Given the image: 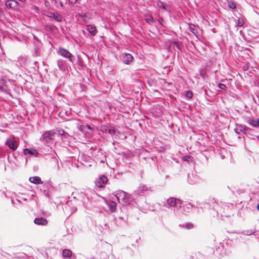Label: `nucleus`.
<instances>
[{
    "instance_id": "nucleus-1",
    "label": "nucleus",
    "mask_w": 259,
    "mask_h": 259,
    "mask_svg": "<svg viewBox=\"0 0 259 259\" xmlns=\"http://www.w3.org/2000/svg\"><path fill=\"white\" fill-rule=\"evenodd\" d=\"M15 82L14 80L7 79L2 77L0 79V90L12 96L11 89L13 88Z\"/></svg>"
},
{
    "instance_id": "nucleus-2",
    "label": "nucleus",
    "mask_w": 259,
    "mask_h": 259,
    "mask_svg": "<svg viewBox=\"0 0 259 259\" xmlns=\"http://www.w3.org/2000/svg\"><path fill=\"white\" fill-rule=\"evenodd\" d=\"M54 136V132L52 131H46L40 138V141L46 145L52 143L53 137Z\"/></svg>"
},
{
    "instance_id": "nucleus-3",
    "label": "nucleus",
    "mask_w": 259,
    "mask_h": 259,
    "mask_svg": "<svg viewBox=\"0 0 259 259\" xmlns=\"http://www.w3.org/2000/svg\"><path fill=\"white\" fill-rule=\"evenodd\" d=\"M18 145L17 140L14 136L8 138L5 143V145L7 146L13 151L17 149Z\"/></svg>"
},
{
    "instance_id": "nucleus-4",
    "label": "nucleus",
    "mask_w": 259,
    "mask_h": 259,
    "mask_svg": "<svg viewBox=\"0 0 259 259\" xmlns=\"http://www.w3.org/2000/svg\"><path fill=\"white\" fill-rule=\"evenodd\" d=\"M58 53L61 56L66 58H68L70 61L72 62L73 56L66 49L63 48H59L58 50Z\"/></svg>"
},
{
    "instance_id": "nucleus-5",
    "label": "nucleus",
    "mask_w": 259,
    "mask_h": 259,
    "mask_svg": "<svg viewBox=\"0 0 259 259\" xmlns=\"http://www.w3.org/2000/svg\"><path fill=\"white\" fill-rule=\"evenodd\" d=\"M224 244H218V245L215 246V250L213 251V253L215 255H223L224 254H227L226 252V249H225Z\"/></svg>"
},
{
    "instance_id": "nucleus-6",
    "label": "nucleus",
    "mask_w": 259,
    "mask_h": 259,
    "mask_svg": "<svg viewBox=\"0 0 259 259\" xmlns=\"http://www.w3.org/2000/svg\"><path fill=\"white\" fill-rule=\"evenodd\" d=\"M177 204H180L181 205V200L174 197H171L167 199L166 203L164 205L167 207H174L176 206Z\"/></svg>"
},
{
    "instance_id": "nucleus-7",
    "label": "nucleus",
    "mask_w": 259,
    "mask_h": 259,
    "mask_svg": "<svg viewBox=\"0 0 259 259\" xmlns=\"http://www.w3.org/2000/svg\"><path fill=\"white\" fill-rule=\"evenodd\" d=\"M108 179L104 176H100L95 181L96 186L99 188H103L105 185L107 183Z\"/></svg>"
},
{
    "instance_id": "nucleus-8",
    "label": "nucleus",
    "mask_w": 259,
    "mask_h": 259,
    "mask_svg": "<svg viewBox=\"0 0 259 259\" xmlns=\"http://www.w3.org/2000/svg\"><path fill=\"white\" fill-rule=\"evenodd\" d=\"M120 57L123 63L127 65L134 59L133 56L129 53H122Z\"/></svg>"
},
{
    "instance_id": "nucleus-9",
    "label": "nucleus",
    "mask_w": 259,
    "mask_h": 259,
    "mask_svg": "<svg viewBox=\"0 0 259 259\" xmlns=\"http://www.w3.org/2000/svg\"><path fill=\"white\" fill-rule=\"evenodd\" d=\"M150 187H148L147 186L141 184L139 188L136 190L134 193L135 196L142 195L144 194L145 191L150 190Z\"/></svg>"
},
{
    "instance_id": "nucleus-10",
    "label": "nucleus",
    "mask_w": 259,
    "mask_h": 259,
    "mask_svg": "<svg viewBox=\"0 0 259 259\" xmlns=\"http://www.w3.org/2000/svg\"><path fill=\"white\" fill-rule=\"evenodd\" d=\"M127 193L123 191H119L116 196L119 201L121 200L124 203H129L128 198L127 197Z\"/></svg>"
},
{
    "instance_id": "nucleus-11",
    "label": "nucleus",
    "mask_w": 259,
    "mask_h": 259,
    "mask_svg": "<svg viewBox=\"0 0 259 259\" xmlns=\"http://www.w3.org/2000/svg\"><path fill=\"white\" fill-rule=\"evenodd\" d=\"M47 16L56 22H61L62 21V16L58 13L49 12Z\"/></svg>"
},
{
    "instance_id": "nucleus-12",
    "label": "nucleus",
    "mask_w": 259,
    "mask_h": 259,
    "mask_svg": "<svg viewBox=\"0 0 259 259\" xmlns=\"http://www.w3.org/2000/svg\"><path fill=\"white\" fill-rule=\"evenodd\" d=\"M5 5L7 8L16 9L18 7V3L15 0H8L6 2Z\"/></svg>"
},
{
    "instance_id": "nucleus-13",
    "label": "nucleus",
    "mask_w": 259,
    "mask_h": 259,
    "mask_svg": "<svg viewBox=\"0 0 259 259\" xmlns=\"http://www.w3.org/2000/svg\"><path fill=\"white\" fill-rule=\"evenodd\" d=\"M34 223L37 225L46 226L48 224V221L42 217L36 218L34 220Z\"/></svg>"
},
{
    "instance_id": "nucleus-14",
    "label": "nucleus",
    "mask_w": 259,
    "mask_h": 259,
    "mask_svg": "<svg viewBox=\"0 0 259 259\" xmlns=\"http://www.w3.org/2000/svg\"><path fill=\"white\" fill-rule=\"evenodd\" d=\"M235 131L238 134H240V132H243L245 134L247 135L249 134V131H250V129L249 127H245V126L240 125L239 126L235 128Z\"/></svg>"
},
{
    "instance_id": "nucleus-15",
    "label": "nucleus",
    "mask_w": 259,
    "mask_h": 259,
    "mask_svg": "<svg viewBox=\"0 0 259 259\" xmlns=\"http://www.w3.org/2000/svg\"><path fill=\"white\" fill-rule=\"evenodd\" d=\"M246 122L253 127H259V118H251L247 119Z\"/></svg>"
},
{
    "instance_id": "nucleus-16",
    "label": "nucleus",
    "mask_w": 259,
    "mask_h": 259,
    "mask_svg": "<svg viewBox=\"0 0 259 259\" xmlns=\"http://www.w3.org/2000/svg\"><path fill=\"white\" fill-rule=\"evenodd\" d=\"M87 29L90 34L94 36L97 33V30L96 26L94 25H88L87 26Z\"/></svg>"
},
{
    "instance_id": "nucleus-17",
    "label": "nucleus",
    "mask_w": 259,
    "mask_h": 259,
    "mask_svg": "<svg viewBox=\"0 0 259 259\" xmlns=\"http://www.w3.org/2000/svg\"><path fill=\"white\" fill-rule=\"evenodd\" d=\"M24 154L25 155L29 154L31 155H33L34 157H37L38 156V153L35 149H30L26 148L24 150Z\"/></svg>"
},
{
    "instance_id": "nucleus-18",
    "label": "nucleus",
    "mask_w": 259,
    "mask_h": 259,
    "mask_svg": "<svg viewBox=\"0 0 259 259\" xmlns=\"http://www.w3.org/2000/svg\"><path fill=\"white\" fill-rule=\"evenodd\" d=\"M93 193L94 192L90 189H86L83 192H81L80 194L82 199H84L85 197L87 199L89 200L90 197V193Z\"/></svg>"
},
{
    "instance_id": "nucleus-19",
    "label": "nucleus",
    "mask_w": 259,
    "mask_h": 259,
    "mask_svg": "<svg viewBox=\"0 0 259 259\" xmlns=\"http://www.w3.org/2000/svg\"><path fill=\"white\" fill-rule=\"evenodd\" d=\"M29 181L34 184H42L43 182L41 179L37 176L31 177L29 179Z\"/></svg>"
},
{
    "instance_id": "nucleus-20",
    "label": "nucleus",
    "mask_w": 259,
    "mask_h": 259,
    "mask_svg": "<svg viewBox=\"0 0 259 259\" xmlns=\"http://www.w3.org/2000/svg\"><path fill=\"white\" fill-rule=\"evenodd\" d=\"M189 259H204L203 255L200 252L193 253L190 256Z\"/></svg>"
},
{
    "instance_id": "nucleus-21",
    "label": "nucleus",
    "mask_w": 259,
    "mask_h": 259,
    "mask_svg": "<svg viewBox=\"0 0 259 259\" xmlns=\"http://www.w3.org/2000/svg\"><path fill=\"white\" fill-rule=\"evenodd\" d=\"M102 131L103 132H107L111 135H114L115 133V130L109 128L107 126L102 127Z\"/></svg>"
},
{
    "instance_id": "nucleus-22",
    "label": "nucleus",
    "mask_w": 259,
    "mask_h": 259,
    "mask_svg": "<svg viewBox=\"0 0 259 259\" xmlns=\"http://www.w3.org/2000/svg\"><path fill=\"white\" fill-rule=\"evenodd\" d=\"M71 254H72V252L70 250L65 249L63 250L62 255L64 257H66V258L69 257L71 256Z\"/></svg>"
},
{
    "instance_id": "nucleus-23",
    "label": "nucleus",
    "mask_w": 259,
    "mask_h": 259,
    "mask_svg": "<svg viewBox=\"0 0 259 259\" xmlns=\"http://www.w3.org/2000/svg\"><path fill=\"white\" fill-rule=\"evenodd\" d=\"M145 21L148 24H151L154 22L153 17L150 15L145 16Z\"/></svg>"
},
{
    "instance_id": "nucleus-24",
    "label": "nucleus",
    "mask_w": 259,
    "mask_h": 259,
    "mask_svg": "<svg viewBox=\"0 0 259 259\" xmlns=\"http://www.w3.org/2000/svg\"><path fill=\"white\" fill-rule=\"evenodd\" d=\"M183 161H187L188 162H192L193 161V158L190 155H186L182 158Z\"/></svg>"
},
{
    "instance_id": "nucleus-25",
    "label": "nucleus",
    "mask_w": 259,
    "mask_h": 259,
    "mask_svg": "<svg viewBox=\"0 0 259 259\" xmlns=\"http://www.w3.org/2000/svg\"><path fill=\"white\" fill-rule=\"evenodd\" d=\"M109 207L111 211L114 212L116 210V203L113 202H110L109 204Z\"/></svg>"
},
{
    "instance_id": "nucleus-26",
    "label": "nucleus",
    "mask_w": 259,
    "mask_h": 259,
    "mask_svg": "<svg viewBox=\"0 0 259 259\" xmlns=\"http://www.w3.org/2000/svg\"><path fill=\"white\" fill-rule=\"evenodd\" d=\"M57 65L59 69H63L64 67V61L62 59L58 60L57 61Z\"/></svg>"
},
{
    "instance_id": "nucleus-27",
    "label": "nucleus",
    "mask_w": 259,
    "mask_h": 259,
    "mask_svg": "<svg viewBox=\"0 0 259 259\" xmlns=\"http://www.w3.org/2000/svg\"><path fill=\"white\" fill-rule=\"evenodd\" d=\"M228 6L232 9H234L236 8V4L234 2H228Z\"/></svg>"
},
{
    "instance_id": "nucleus-28",
    "label": "nucleus",
    "mask_w": 259,
    "mask_h": 259,
    "mask_svg": "<svg viewBox=\"0 0 259 259\" xmlns=\"http://www.w3.org/2000/svg\"><path fill=\"white\" fill-rule=\"evenodd\" d=\"M189 30L190 31L195 35H196L197 30L195 28V25L191 24L189 25Z\"/></svg>"
},
{
    "instance_id": "nucleus-29",
    "label": "nucleus",
    "mask_w": 259,
    "mask_h": 259,
    "mask_svg": "<svg viewBox=\"0 0 259 259\" xmlns=\"http://www.w3.org/2000/svg\"><path fill=\"white\" fill-rule=\"evenodd\" d=\"M185 96L187 98L190 99L193 97V93L190 91H186V92H185Z\"/></svg>"
},
{
    "instance_id": "nucleus-30",
    "label": "nucleus",
    "mask_w": 259,
    "mask_h": 259,
    "mask_svg": "<svg viewBox=\"0 0 259 259\" xmlns=\"http://www.w3.org/2000/svg\"><path fill=\"white\" fill-rule=\"evenodd\" d=\"M183 227L187 229H191L193 228V224L190 223H187L183 225Z\"/></svg>"
},
{
    "instance_id": "nucleus-31",
    "label": "nucleus",
    "mask_w": 259,
    "mask_h": 259,
    "mask_svg": "<svg viewBox=\"0 0 259 259\" xmlns=\"http://www.w3.org/2000/svg\"><path fill=\"white\" fill-rule=\"evenodd\" d=\"M255 232L254 230H246L243 232V234L245 235H250Z\"/></svg>"
},
{
    "instance_id": "nucleus-32",
    "label": "nucleus",
    "mask_w": 259,
    "mask_h": 259,
    "mask_svg": "<svg viewBox=\"0 0 259 259\" xmlns=\"http://www.w3.org/2000/svg\"><path fill=\"white\" fill-rule=\"evenodd\" d=\"M7 150L4 147H0V157L4 156Z\"/></svg>"
},
{
    "instance_id": "nucleus-33",
    "label": "nucleus",
    "mask_w": 259,
    "mask_h": 259,
    "mask_svg": "<svg viewBox=\"0 0 259 259\" xmlns=\"http://www.w3.org/2000/svg\"><path fill=\"white\" fill-rule=\"evenodd\" d=\"M244 23V20L242 18H239L237 21V26L241 27L243 25Z\"/></svg>"
},
{
    "instance_id": "nucleus-34",
    "label": "nucleus",
    "mask_w": 259,
    "mask_h": 259,
    "mask_svg": "<svg viewBox=\"0 0 259 259\" xmlns=\"http://www.w3.org/2000/svg\"><path fill=\"white\" fill-rule=\"evenodd\" d=\"M165 4L161 2H159L158 3V6L159 7H160V8L162 9L163 10H165L166 9V6H165Z\"/></svg>"
},
{
    "instance_id": "nucleus-35",
    "label": "nucleus",
    "mask_w": 259,
    "mask_h": 259,
    "mask_svg": "<svg viewBox=\"0 0 259 259\" xmlns=\"http://www.w3.org/2000/svg\"><path fill=\"white\" fill-rule=\"evenodd\" d=\"M218 87L220 89H221L222 90H226L227 88L226 85L225 84L222 83H219Z\"/></svg>"
},
{
    "instance_id": "nucleus-36",
    "label": "nucleus",
    "mask_w": 259,
    "mask_h": 259,
    "mask_svg": "<svg viewBox=\"0 0 259 259\" xmlns=\"http://www.w3.org/2000/svg\"><path fill=\"white\" fill-rule=\"evenodd\" d=\"M35 13H39V9L36 6H33L31 9Z\"/></svg>"
},
{
    "instance_id": "nucleus-37",
    "label": "nucleus",
    "mask_w": 259,
    "mask_h": 259,
    "mask_svg": "<svg viewBox=\"0 0 259 259\" xmlns=\"http://www.w3.org/2000/svg\"><path fill=\"white\" fill-rule=\"evenodd\" d=\"M5 17L4 12L2 9L0 8V19L4 18Z\"/></svg>"
},
{
    "instance_id": "nucleus-38",
    "label": "nucleus",
    "mask_w": 259,
    "mask_h": 259,
    "mask_svg": "<svg viewBox=\"0 0 259 259\" xmlns=\"http://www.w3.org/2000/svg\"><path fill=\"white\" fill-rule=\"evenodd\" d=\"M157 22L161 25H163V23L164 22V20L162 18L160 17V18H159L157 20Z\"/></svg>"
},
{
    "instance_id": "nucleus-39",
    "label": "nucleus",
    "mask_w": 259,
    "mask_h": 259,
    "mask_svg": "<svg viewBox=\"0 0 259 259\" xmlns=\"http://www.w3.org/2000/svg\"><path fill=\"white\" fill-rule=\"evenodd\" d=\"M192 175L189 174L188 175V181H189V183L190 184H192L193 182H194L195 180H193V181H190V179H191V176Z\"/></svg>"
},
{
    "instance_id": "nucleus-40",
    "label": "nucleus",
    "mask_w": 259,
    "mask_h": 259,
    "mask_svg": "<svg viewBox=\"0 0 259 259\" xmlns=\"http://www.w3.org/2000/svg\"><path fill=\"white\" fill-rule=\"evenodd\" d=\"M78 0H68L69 3L71 4H75Z\"/></svg>"
},
{
    "instance_id": "nucleus-41",
    "label": "nucleus",
    "mask_w": 259,
    "mask_h": 259,
    "mask_svg": "<svg viewBox=\"0 0 259 259\" xmlns=\"http://www.w3.org/2000/svg\"><path fill=\"white\" fill-rule=\"evenodd\" d=\"M64 133V131L63 130L61 132H59V133L60 135H63Z\"/></svg>"
},
{
    "instance_id": "nucleus-42",
    "label": "nucleus",
    "mask_w": 259,
    "mask_h": 259,
    "mask_svg": "<svg viewBox=\"0 0 259 259\" xmlns=\"http://www.w3.org/2000/svg\"><path fill=\"white\" fill-rule=\"evenodd\" d=\"M60 4L61 6L62 7H63V4H62V2H61Z\"/></svg>"
},
{
    "instance_id": "nucleus-43",
    "label": "nucleus",
    "mask_w": 259,
    "mask_h": 259,
    "mask_svg": "<svg viewBox=\"0 0 259 259\" xmlns=\"http://www.w3.org/2000/svg\"><path fill=\"white\" fill-rule=\"evenodd\" d=\"M257 209L259 211V203L257 205Z\"/></svg>"
},
{
    "instance_id": "nucleus-44",
    "label": "nucleus",
    "mask_w": 259,
    "mask_h": 259,
    "mask_svg": "<svg viewBox=\"0 0 259 259\" xmlns=\"http://www.w3.org/2000/svg\"><path fill=\"white\" fill-rule=\"evenodd\" d=\"M228 245H229V244H228V243H226V246H228Z\"/></svg>"
},
{
    "instance_id": "nucleus-45",
    "label": "nucleus",
    "mask_w": 259,
    "mask_h": 259,
    "mask_svg": "<svg viewBox=\"0 0 259 259\" xmlns=\"http://www.w3.org/2000/svg\"><path fill=\"white\" fill-rule=\"evenodd\" d=\"M19 1L21 2H22L25 1V0H19Z\"/></svg>"
},
{
    "instance_id": "nucleus-46",
    "label": "nucleus",
    "mask_w": 259,
    "mask_h": 259,
    "mask_svg": "<svg viewBox=\"0 0 259 259\" xmlns=\"http://www.w3.org/2000/svg\"><path fill=\"white\" fill-rule=\"evenodd\" d=\"M188 205H189V206H190L191 207H192V206L190 203H189V204H188Z\"/></svg>"
},
{
    "instance_id": "nucleus-47",
    "label": "nucleus",
    "mask_w": 259,
    "mask_h": 259,
    "mask_svg": "<svg viewBox=\"0 0 259 259\" xmlns=\"http://www.w3.org/2000/svg\"><path fill=\"white\" fill-rule=\"evenodd\" d=\"M83 204H84V203H85V201H84V200H83Z\"/></svg>"
}]
</instances>
